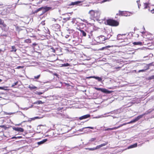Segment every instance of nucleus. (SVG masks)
Here are the masks:
<instances>
[{"instance_id":"nucleus-1","label":"nucleus","mask_w":154,"mask_h":154,"mask_svg":"<svg viewBox=\"0 0 154 154\" xmlns=\"http://www.w3.org/2000/svg\"><path fill=\"white\" fill-rule=\"evenodd\" d=\"M88 14L89 15L90 18L93 20H98L100 15V13L99 11L92 10H90Z\"/></svg>"},{"instance_id":"nucleus-2","label":"nucleus","mask_w":154,"mask_h":154,"mask_svg":"<svg viewBox=\"0 0 154 154\" xmlns=\"http://www.w3.org/2000/svg\"><path fill=\"white\" fill-rule=\"evenodd\" d=\"M51 9V8L49 7H41L35 10L34 12H33V13L35 14L39 11H42V12L39 14V15L41 16L44 14L46 12L49 11Z\"/></svg>"},{"instance_id":"nucleus-3","label":"nucleus","mask_w":154,"mask_h":154,"mask_svg":"<svg viewBox=\"0 0 154 154\" xmlns=\"http://www.w3.org/2000/svg\"><path fill=\"white\" fill-rule=\"evenodd\" d=\"M105 24L111 26H117L119 25V23L116 20L109 19L106 20L105 22Z\"/></svg>"},{"instance_id":"nucleus-4","label":"nucleus","mask_w":154,"mask_h":154,"mask_svg":"<svg viewBox=\"0 0 154 154\" xmlns=\"http://www.w3.org/2000/svg\"><path fill=\"white\" fill-rule=\"evenodd\" d=\"M108 144V142H106L105 143L102 144L100 145H99L97 146L96 147H93V148H86V149H88L90 151H93L97 149H98L100 148L103 147V146H105L107 145Z\"/></svg>"},{"instance_id":"nucleus-5","label":"nucleus","mask_w":154,"mask_h":154,"mask_svg":"<svg viewBox=\"0 0 154 154\" xmlns=\"http://www.w3.org/2000/svg\"><path fill=\"white\" fill-rule=\"evenodd\" d=\"M97 40L98 41V42L100 43H104V42L107 40V38H106V37H105L103 35H101L99 36L97 38Z\"/></svg>"},{"instance_id":"nucleus-6","label":"nucleus","mask_w":154,"mask_h":154,"mask_svg":"<svg viewBox=\"0 0 154 154\" xmlns=\"http://www.w3.org/2000/svg\"><path fill=\"white\" fill-rule=\"evenodd\" d=\"M150 112H151V111H150V112H148L147 113H144V114H143V115H139V116H137V117L135 119H133V120H132V121H130L129 123H131L135 122L137 121L139 119L143 117V116H144L145 115H146V114H148L150 113Z\"/></svg>"},{"instance_id":"nucleus-7","label":"nucleus","mask_w":154,"mask_h":154,"mask_svg":"<svg viewBox=\"0 0 154 154\" xmlns=\"http://www.w3.org/2000/svg\"><path fill=\"white\" fill-rule=\"evenodd\" d=\"M10 12L9 10L8 9H4L0 11V14L3 16H5Z\"/></svg>"},{"instance_id":"nucleus-8","label":"nucleus","mask_w":154,"mask_h":154,"mask_svg":"<svg viewBox=\"0 0 154 154\" xmlns=\"http://www.w3.org/2000/svg\"><path fill=\"white\" fill-rule=\"evenodd\" d=\"M60 25L57 24H55L53 25L52 29L54 31H58L60 29Z\"/></svg>"},{"instance_id":"nucleus-9","label":"nucleus","mask_w":154,"mask_h":154,"mask_svg":"<svg viewBox=\"0 0 154 154\" xmlns=\"http://www.w3.org/2000/svg\"><path fill=\"white\" fill-rule=\"evenodd\" d=\"M119 14L120 16H130V13L126 11H119Z\"/></svg>"},{"instance_id":"nucleus-10","label":"nucleus","mask_w":154,"mask_h":154,"mask_svg":"<svg viewBox=\"0 0 154 154\" xmlns=\"http://www.w3.org/2000/svg\"><path fill=\"white\" fill-rule=\"evenodd\" d=\"M126 125V123H123V124L119 126L118 127H113L112 128H106L104 130V131H109V130H116V129L122 127V126L125 125Z\"/></svg>"},{"instance_id":"nucleus-11","label":"nucleus","mask_w":154,"mask_h":154,"mask_svg":"<svg viewBox=\"0 0 154 154\" xmlns=\"http://www.w3.org/2000/svg\"><path fill=\"white\" fill-rule=\"evenodd\" d=\"M16 18L17 19L19 20H20V21H21L23 22H25L26 21V20L28 19V18L26 17H19V16H17V17H16Z\"/></svg>"},{"instance_id":"nucleus-12","label":"nucleus","mask_w":154,"mask_h":154,"mask_svg":"<svg viewBox=\"0 0 154 154\" xmlns=\"http://www.w3.org/2000/svg\"><path fill=\"white\" fill-rule=\"evenodd\" d=\"M95 89L97 91H100L102 92L105 93H109V91L106 89L104 88H95Z\"/></svg>"},{"instance_id":"nucleus-13","label":"nucleus","mask_w":154,"mask_h":154,"mask_svg":"<svg viewBox=\"0 0 154 154\" xmlns=\"http://www.w3.org/2000/svg\"><path fill=\"white\" fill-rule=\"evenodd\" d=\"M13 129L15 131L19 132H23L24 131V129L23 128L19 127H14Z\"/></svg>"},{"instance_id":"nucleus-14","label":"nucleus","mask_w":154,"mask_h":154,"mask_svg":"<svg viewBox=\"0 0 154 154\" xmlns=\"http://www.w3.org/2000/svg\"><path fill=\"white\" fill-rule=\"evenodd\" d=\"M90 117V115L89 114H87L81 117H80L79 118V119L80 120H82L84 119H86Z\"/></svg>"},{"instance_id":"nucleus-15","label":"nucleus","mask_w":154,"mask_h":154,"mask_svg":"<svg viewBox=\"0 0 154 154\" xmlns=\"http://www.w3.org/2000/svg\"><path fill=\"white\" fill-rule=\"evenodd\" d=\"M153 63H150L148 64H146V65L145 66L144 69L145 70L148 69H149V66H154V65L152 64Z\"/></svg>"},{"instance_id":"nucleus-16","label":"nucleus","mask_w":154,"mask_h":154,"mask_svg":"<svg viewBox=\"0 0 154 154\" xmlns=\"http://www.w3.org/2000/svg\"><path fill=\"white\" fill-rule=\"evenodd\" d=\"M54 99L60 100L62 99V97L58 95H54L53 96Z\"/></svg>"},{"instance_id":"nucleus-17","label":"nucleus","mask_w":154,"mask_h":154,"mask_svg":"<svg viewBox=\"0 0 154 154\" xmlns=\"http://www.w3.org/2000/svg\"><path fill=\"white\" fill-rule=\"evenodd\" d=\"M88 78H94L98 80L99 82H100L102 80V79L101 78L99 77H96L94 76H90L88 77Z\"/></svg>"},{"instance_id":"nucleus-18","label":"nucleus","mask_w":154,"mask_h":154,"mask_svg":"<svg viewBox=\"0 0 154 154\" xmlns=\"http://www.w3.org/2000/svg\"><path fill=\"white\" fill-rule=\"evenodd\" d=\"M47 139H44L42 141H41L40 142H38L37 143V144L38 145H42V144H43L44 143L46 142L47 141Z\"/></svg>"},{"instance_id":"nucleus-19","label":"nucleus","mask_w":154,"mask_h":154,"mask_svg":"<svg viewBox=\"0 0 154 154\" xmlns=\"http://www.w3.org/2000/svg\"><path fill=\"white\" fill-rule=\"evenodd\" d=\"M78 30L81 32L82 35L84 36H86V32L83 30L79 29Z\"/></svg>"},{"instance_id":"nucleus-20","label":"nucleus","mask_w":154,"mask_h":154,"mask_svg":"<svg viewBox=\"0 0 154 154\" xmlns=\"http://www.w3.org/2000/svg\"><path fill=\"white\" fill-rule=\"evenodd\" d=\"M149 3L148 2H145L144 3V9H146L147 8L149 7Z\"/></svg>"},{"instance_id":"nucleus-21","label":"nucleus","mask_w":154,"mask_h":154,"mask_svg":"<svg viewBox=\"0 0 154 154\" xmlns=\"http://www.w3.org/2000/svg\"><path fill=\"white\" fill-rule=\"evenodd\" d=\"M28 88L30 89L31 90L35 89L37 88V87L32 85V86L29 85Z\"/></svg>"},{"instance_id":"nucleus-22","label":"nucleus","mask_w":154,"mask_h":154,"mask_svg":"<svg viewBox=\"0 0 154 154\" xmlns=\"http://www.w3.org/2000/svg\"><path fill=\"white\" fill-rule=\"evenodd\" d=\"M94 128V127H88L82 128V129H80L78 131H83V130L85 128H90V129H93Z\"/></svg>"},{"instance_id":"nucleus-23","label":"nucleus","mask_w":154,"mask_h":154,"mask_svg":"<svg viewBox=\"0 0 154 154\" xmlns=\"http://www.w3.org/2000/svg\"><path fill=\"white\" fill-rule=\"evenodd\" d=\"M133 44L134 45H142V43L141 42H134L133 43Z\"/></svg>"},{"instance_id":"nucleus-24","label":"nucleus","mask_w":154,"mask_h":154,"mask_svg":"<svg viewBox=\"0 0 154 154\" xmlns=\"http://www.w3.org/2000/svg\"><path fill=\"white\" fill-rule=\"evenodd\" d=\"M82 2L78 1L77 2H72L71 4V5H78V4H80Z\"/></svg>"},{"instance_id":"nucleus-25","label":"nucleus","mask_w":154,"mask_h":154,"mask_svg":"<svg viewBox=\"0 0 154 154\" xmlns=\"http://www.w3.org/2000/svg\"><path fill=\"white\" fill-rule=\"evenodd\" d=\"M137 146V143H135L133 145H131L128 147V149H130L135 147Z\"/></svg>"},{"instance_id":"nucleus-26","label":"nucleus","mask_w":154,"mask_h":154,"mask_svg":"<svg viewBox=\"0 0 154 154\" xmlns=\"http://www.w3.org/2000/svg\"><path fill=\"white\" fill-rule=\"evenodd\" d=\"M43 103L42 102L41 100H38L37 101H36L33 103V104H42Z\"/></svg>"},{"instance_id":"nucleus-27","label":"nucleus","mask_w":154,"mask_h":154,"mask_svg":"<svg viewBox=\"0 0 154 154\" xmlns=\"http://www.w3.org/2000/svg\"><path fill=\"white\" fill-rule=\"evenodd\" d=\"M11 48L12 49V50L11 51V52H16V49L14 46H12L11 47Z\"/></svg>"},{"instance_id":"nucleus-28","label":"nucleus","mask_w":154,"mask_h":154,"mask_svg":"<svg viewBox=\"0 0 154 154\" xmlns=\"http://www.w3.org/2000/svg\"><path fill=\"white\" fill-rule=\"evenodd\" d=\"M70 17H66L65 18H63V20H64V22H66L67 21L69 20L70 19Z\"/></svg>"},{"instance_id":"nucleus-29","label":"nucleus","mask_w":154,"mask_h":154,"mask_svg":"<svg viewBox=\"0 0 154 154\" xmlns=\"http://www.w3.org/2000/svg\"><path fill=\"white\" fill-rule=\"evenodd\" d=\"M69 64L68 63H66L62 65V66L66 67L69 66Z\"/></svg>"},{"instance_id":"nucleus-30","label":"nucleus","mask_w":154,"mask_h":154,"mask_svg":"<svg viewBox=\"0 0 154 154\" xmlns=\"http://www.w3.org/2000/svg\"><path fill=\"white\" fill-rule=\"evenodd\" d=\"M137 3L138 5V8L139 9L140 8V7L141 6V4L140 3V1L138 0L137 1Z\"/></svg>"},{"instance_id":"nucleus-31","label":"nucleus","mask_w":154,"mask_h":154,"mask_svg":"<svg viewBox=\"0 0 154 154\" xmlns=\"http://www.w3.org/2000/svg\"><path fill=\"white\" fill-rule=\"evenodd\" d=\"M44 0H37L36 3L37 4H41Z\"/></svg>"},{"instance_id":"nucleus-32","label":"nucleus","mask_w":154,"mask_h":154,"mask_svg":"<svg viewBox=\"0 0 154 154\" xmlns=\"http://www.w3.org/2000/svg\"><path fill=\"white\" fill-rule=\"evenodd\" d=\"M148 79L149 80H151L152 79H154V75H152L148 77Z\"/></svg>"},{"instance_id":"nucleus-33","label":"nucleus","mask_w":154,"mask_h":154,"mask_svg":"<svg viewBox=\"0 0 154 154\" xmlns=\"http://www.w3.org/2000/svg\"><path fill=\"white\" fill-rule=\"evenodd\" d=\"M18 82H16L14 83L12 85V87H14L15 85H17L18 84Z\"/></svg>"},{"instance_id":"nucleus-34","label":"nucleus","mask_w":154,"mask_h":154,"mask_svg":"<svg viewBox=\"0 0 154 154\" xmlns=\"http://www.w3.org/2000/svg\"><path fill=\"white\" fill-rule=\"evenodd\" d=\"M96 139V138H91L90 140L89 141L91 142L94 141H95Z\"/></svg>"},{"instance_id":"nucleus-35","label":"nucleus","mask_w":154,"mask_h":154,"mask_svg":"<svg viewBox=\"0 0 154 154\" xmlns=\"http://www.w3.org/2000/svg\"><path fill=\"white\" fill-rule=\"evenodd\" d=\"M40 76V75H37V76H35L34 77V78L35 79H38L39 78Z\"/></svg>"},{"instance_id":"nucleus-36","label":"nucleus","mask_w":154,"mask_h":154,"mask_svg":"<svg viewBox=\"0 0 154 154\" xmlns=\"http://www.w3.org/2000/svg\"><path fill=\"white\" fill-rule=\"evenodd\" d=\"M111 34H108L107 35V37H106V38H107V40L109 38L111 37Z\"/></svg>"},{"instance_id":"nucleus-37","label":"nucleus","mask_w":154,"mask_h":154,"mask_svg":"<svg viewBox=\"0 0 154 154\" xmlns=\"http://www.w3.org/2000/svg\"><path fill=\"white\" fill-rule=\"evenodd\" d=\"M111 47V46H106V47H103L102 48V49H101V50H103L105 48H110Z\"/></svg>"},{"instance_id":"nucleus-38","label":"nucleus","mask_w":154,"mask_h":154,"mask_svg":"<svg viewBox=\"0 0 154 154\" xmlns=\"http://www.w3.org/2000/svg\"><path fill=\"white\" fill-rule=\"evenodd\" d=\"M145 70L144 69H143L139 70L138 72H145Z\"/></svg>"},{"instance_id":"nucleus-39","label":"nucleus","mask_w":154,"mask_h":154,"mask_svg":"<svg viewBox=\"0 0 154 154\" xmlns=\"http://www.w3.org/2000/svg\"><path fill=\"white\" fill-rule=\"evenodd\" d=\"M0 89L6 90V89L5 88V87H0Z\"/></svg>"},{"instance_id":"nucleus-40","label":"nucleus","mask_w":154,"mask_h":154,"mask_svg":"<svg viewBox=\"0 0 154 154\" xmlns=\"http://www.w3.org/2000/svg\"><path fill=\"white\" fill-rule=\"evenodd\" d=\"M4 23L3 21L2 20L0 19V24H3Z\"/></svg>"},{"instance_id":"nucleus-41","label":"nucleus","mask_w":154,"mask_h":154,"mask_svg":"<svg viewBox=\"0 0 154 154\" xmlns=\"http://www.w3.org/2000/svg\"><path fill=\"white\" fill-rule=\"evenodd\" d=\"M43 94L42 92H38L37 93V94L38 95H41L42 94Z\"/></svg>"},{"instance_id":"nucleus-42","label":"nucleus","mask_w":154,"mask_h":154,"mask_svg":"<svg viewBox=\"0 0 154 154\" xmlns=\"http://www.w3.org/2000/svg\"><path fill=\"white\" fill-rule=\"evenodd\" d=\"M109 0H103L101 1V3H104L105 2H107V1H109Z\"/></svg>"},{"instance_id":"nucleus-43","label":"nucleus","mask_w":154,"mask_h":154,"mask_svg":"<svg viewBox=\"0 0 154 154\" xmlns=\"http://www.w3.org/2000/svg\"><path fill=\"white\" fill-rule=\"evenodd\" d=\"M154 110V109H152V110H151V111L148 110V111H146L145 113H147L151 111V112H150V113L152 110Z\"/></svg>"},{"instance_id":"nucleus-44","label":"nucleus","mask_w":154,"mask_h":154,"mask_svg":"<svg viewBox=\"0 0 154 154\" xmlns=\"http://www.w3.org/2000/svg\"><path fill=\"white\" fill-rule=\"evenodd\" d=\"M154 110V109H152V110H151V111L148 110V111H146L145 113H147L151 111V112H150V113L152 110Z\"/></svg>"},{"instance_id":"nucleus-45","label":"nucleus","mask_w":154,"mask_h":154,"mask_svg":"<svg viewBox=\"0 0 154 154\" xmlns=\"http://www.w3.org/2000/svg\"><path fill=\"white\" fill-rule=\"evenodd\" d=\"M69 35H66L65 36V38H68L69 37Z\"/></svg>"},{"instance_id":"nucleus-46","label":"nucleus","mask_w":154,"mask_h":154,"mask_svg":"<svg viewBox=\"0 0 154 154\" xmlns=\"http://www.w3.org/2000/svg\"><path fill=\"white\" fill-rule=\"evenodd\" d=\"M121 68V67H115V68L116 69H120Z\"/></svg>"},{"instance_id":"nucleus-47","label":"nucleus","mask_w":154,"mask_h":154,"mask_svg":"<svg viewBox=\"0 0 154 154\" xmlns=\"http://www.w3.org/2000/svg\"><path fill=\"white\" fill-rule=\"evenodd\" d=\"M5 127V125H1L0 126V127L1 128H4Z\"/></svg>"},{"instance_id":"nucleus-48","label":"nucleus","mask_w":154,"mask_h":154,"mask_svg":"<svg viewBox=\"0 0 154 154\" xmlns=\"http://www.w3.org/2000/svg\"><path fill=\"white\" fill-rule=\"evenodd\" d=\"M121 36V35L120 34H119L117 35V37L118 38L120 36Z\"/></svg>"},{"instance_id":"nucleus-49","label":"nucleus","mask_w":154,"mask_h":154,"mask_svg":"<svg viewBox=\"0 0 154 154\" xmlns=\"http://www.w3.org/2000/svg\"><path fill=\"white\" fill-rule=\"evenodd\" d=\"M151 12L152 13H154V10H151Z\"/></svg>"},{"instance_id":"nucleus-50","label":"nucleus","mask_w":154,"mask_h":154,"mask_svg":"<svg viewBox=\"0 0 154 154\" xmlns=\"http://www.w3.org/2000/svg\"><path fill=\"white\" fill-rule=\"evenodd\" d=\"M52 50H53V51L54 52H55V50L54 49V48H51Z\"/></svg>"},{"instance_id":"nucleus-51","label":"nucleus","mask_w":154,"mask_h":154,"mask_svg":"<svg viewBox=\"0 0 154 154\" xmlns=\"http://www.w3.org/2000/svg\"><path fill=\"white\" fill-rule=\"evenodd\" d=\"M20 68H21V66H18L17 67V68H18V69H19Z\"/></svg>"},{"instance_id":"nucleus-52","label":"nucleus","mask_w":154,"mask_h":154,"mask_svg":"<svg viewBox=\"0 0 154 154\" xmlns=\"http://www.w3.org/2000/svg\"><path fill=\"white\" fill-rule=\"evenodd\" d=\"M2 51H3L2 50L0 49V54H1V52Z\"/></svg>"},{"instance_id":"nucleus-53","label":"nucleus","mask_w":154,"mask_h":154,"mask_svg":"<svg viewBox=\"0 0 154 154\" xmlns=\"http://www.w3.org/2000/svg\"><path fill=\"white\" fill-rule=\"evenodd\" d=\"M143 60H139V61H143Z\"/></svg>"},{"instance_id":"nucleus-54","label":"nucleus","mask_w":154,"mask_h":154,"mask_svg":"<svg viewBox=\"0 0 154 154\" xmlns=\"http://www.w3.org/2000/svg\"><path fill=\"white\" fill-rule=\"evenodd\" d=\"M2 81V80L0 79V82H1Z\"/></svg>"},{"instance_id":"nucleus-55","label":"nucleus","mask_w":154,"mask_h":154,"mask_svg":"<svg viewBox=\"0 0 154 154\" xmlns=\"http://www.w3.org/2000/svg\"><path fill=\"white\" fill-rule=\"evenodd\" d=\"M142 33L143 34L144 33V32H142Z\"/></svg>"},{"instance_id":"nucleus-56","label":"nucleus","mask_w":154,"mask_h":154,"mask_svg":"<svg viewBox=\"0 0 154 154\" xmlns=\"http://www.w3.org/2000/svg\"><path fill=\"white\" fill-rule=\"evenodd\" d=\"M154 118V116H152V117H151V118Z\"/></svg>"},{"instance_id":"nucleus-57","label":"nucleus","mask_w":154,"mask_h":154,"mask_svg":"<svg viewBox=\"0 0 154 154\" xmlns=\"http://www.w3.org/2000/svg\"><path fill=\"white\" fill-rule=\"evenodd\" d=\"M21 125V124H19L17 125Z\"/></svg>"},{"instance_id":"nucleus-58","label":"nucleus","mask_w":154,"mask_h":154,"mask_svg":"<svg viewBox=\"0 0 154 154\" xmlns=\"http://www.w3.org/2000/svg\"><path fill=\"white\" fill-rule=\"evenodd\" d=\"M72 23H74V22L73 21H72Z\"/></svg>"},{"instance_id":"nucleus-59","label":"nucleus","mask_w":154,"mask_h":154,"mask_svg":"<svg viewBox=\"0 0 154 154\" xmlns=\"http://www.w3.org/2000/svg\"><path fill=\"white\" fill-rule=\"evenodd\" d=\"M143 28L145 30V28H144V27H143Z\"/></svg>"},{"instance_id":"nucleus-60","label":"nucleus","mask_w":154,"mask_h":154,"mask_svg":"<svg viewBox=\"0 0 154 154\" xmlns=\"http://www.w3.org/2000/svg\"><path fill=\"white\" fill-rule=\"evenodd\" d=\"M15 138V137H13L12 138Z\"/></svg>"},{"instance_id":"nucleus-61","label":"nucleus","mask_w":154,"mask_h":154,"mask_svg":"<svg viewBox=\"0 0 154 154\" xmlns=\"http://www.w3.org/2000/svg\"><path fill=\"white\" fill-rule=\"evenodd\" d=\"M128 44V43H127V44H126V45H127V44Z\"/></svg>"},{"instance_id":"nucleus-62","label":"nucleus","mask_w":154,"mask_h":154,"mask_svg":"<svg viewBox=\"0 0 154 154\" xmlns=\"http://www.w3.org/2000/svg\"><path fill=\"white\" fill-rule=\"evenodd\" d=\"M110 112H108V113H107V114H109V113Z\"/></svg>"}]
</instances>
